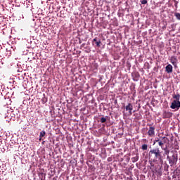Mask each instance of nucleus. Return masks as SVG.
<instances>
[{
    "mask_svg": "<svg viewBox=\"0 0 180 180\" xmlns=\"http://www.w3.org/2000/svg\"><path fill=\"white\" fill-rule=\"evenodd\" d=\"M160 148H153L149 152V158L153 160V162H157V161H162V155Z\"/></svg>",
    "mask_w": 180,
    "mask_h": 180,
    "instance_id": "1",
    "label": "nucleus"
},
{
    "mask_svg": "<svg viewBox=\"0 0 180 180\" xmlns=\"http://www.w3.org/2000/svg\"><path fill=\"white\" fill-rule=\"evenodd\" d=\"M167 160L169 161V164H170L171 167L176 165L178 162V155H172V156L167 155Z\"/></svg>",
    "mask_w": 180,
    "mask_h": 180,
    "instance_id": "2",
    "label": "nucleus"
},
{
    "mask_svg": "<svg viewBox=\"0 0 180 180\" xmlns=\"http://www.w3.org/2000/svg\"><path fill=\"white\" fill-rule=\"evenodd\" d=\"M171 109H176V110H179L180 108V101H173L170 105Z\"/></svg>",
    "mask_w": 180,
    "mask_h": 180,
    "instance_id": "3",
    "label": "nucleus"
},
{
    "mask_svg": "<svg viewBox=\"0 0 180 180\" xmlns=\"http://www.w3.org/2000/svg\"><path fill=\"white\" fill-rule=\"evenodd\" d=\"M147 134L149 137H155V127H150L149 129L147 132Z\"/></svg>",
    "mask_w": 180,
    "mask_h": 180,
    "instance_id": "4",
    "label": "nucleus"
},
{
    "mask_svg": "<svg viewBox=\"0 0 180 180\" xmlns=\"http://www.w3.org/2000/svg\"><path fill=\"white\" fill-rule=\"evenodd\" d=\"M125 110L126 112H128L129 116H131L133 115V112L131 110H133V104L129 103L127 106H125Z\"/></svg>",
    "mask_w": 180,
    "mask_h": 180,
    "instance_id": "5",
    "label": "nucleus"
},
{
    "mask_svg": "<svg viewBox=\"0 0 180 180\" xmlns=\"http://www.w3.org/2000/svg\"><path fill=\"white\" fill-rule=\"evenodd\" d=\"M167 141H168V138H167L166 136L162 137V141H159L158 143V146H160V147H161L162 150H164V144H165V143H167Z\"/></svg>",
    "mask_w": 180,
    "mask_h": 180,
    "instance_id": "6",
    "label": "nucleus"
},
{
    "mask_svg": "<svg viewBox=\"0 0 180 180\" xmlns=\"http://www.w3.org/2000/svg\"><path fill=\"white\" fill-rule=\"evenodd\" d=\"M170 63L174 65V67H176V64H178V58L176 56H171L170 57Z\"/></svg>",
    "mask_w": 180,
    "mask_h": 180,
    "instance_id": "7",
    "label": "nucleus"
},
{
    "mask_svg": "<svg viewBox=\"0 0 180 180\" xmlns=\"http://www.w3.org/2000/svg\"><path fill=\"white\" fill-rule=\"evenodd\" d=\"M172 115L173 113L171 112L164 111L163 119H169L170 117H172Z\"/></svg>",
    "mask_w": 180,
    "mask_h": 180,
    "instance_id": "8",
    "label": "nucleus"
},
{
    "mask_svg": "<svg viewBox=\"0 0 180 180\" xmlns=\"http://www.w3.org/2000/svg\"><path fill=\"white\" fill-rule=\"evenodd\" d=\"M172 70H173V68H172V65L171 64H169L165 67V70H166V72H167V74H171V72H172Z\"/></svg>",
    "mask_w": 180,
    "mask_h": 180,
    "instance_id": "9",
    "label": "nucleus"
},
{
    "mask_svg": "<svg viewBox=\"0 0 180 180\" xmlns=\"http://www.w3.org/2000/svg\"><path fill=\"white\" fill-rule=\"evenodd\" d=\"M93 43H95L97 47H101V44L102 42L101 41V39L98 41V38L96 37L93 39Z\"/></svg>",
    "mask_w": 180,
    "mask_h": 180,
    "instance_id": "10",
    "label": "nucleus"
},
{
    "mask_svg": "<svg viewBox=\"0 0 180 180\" xmlns=\"http://www.w3.org/2000/svg\"><path fill=\"white\" fill-rule=\"evenodd\" d=\"M173 99H175L174 101L179 102V99H180V94H174L172 96Z\"/></svg>",
    "mask_w": 180,
    "mask_h": 180,
    "instance_id": "11",
    "label": "nucleus"
},
{
    "mask_svg": "<svg viewBox=\"0 0 180 180\" xmlns=\"http://www.w3.org/2000/svg\"><path fill=\"white\" fill-rule=\"evenodd\" d=\"M132 162H137L139 161V154H136V155L131 158Z\"/></svg>",
    "mask_w": 180,
    "mask_h": 180,
    "instance_id": "12",
    "label": "nucleus"
},
{
    "mask_svg": "<svg viewBox=\"0 0 180 180\" xmlns=\"http://www.w3.org/2000/svg\"><path fill=\"white\" fill-rule=\"evenodd\" d=\"M141 149L143 150V151H146V150H148V145L143 144Z\"/></svg>",
    "mask_w": 180,
    "mask_h": 180,
    "instance_id": "13",
    "label": "nucleus"
},
{
    "mask_svg": "<svg viewBox=\"0 0 180 180\" xmlns=\"http://www.w3.org/2000/svg\"><path fill=\"white\" fill-rule=\"evenodd\" d=\"M45 136H46V131H41L39 134V137H41V139H43V137H44Z\"/></svg>",
    "mask_w": 180,
    "mask_h": 180,
    "instance_id": "14",
    "label": "nucleus"
},
{
    "mask_svg": "<svg viewBox=\"0 0 180 180\" xmlns=\"http://www.w3.org/2000/svg\"><path fill=\"white\" fill-rule=\"evenodd\" d=\"M174 16H176V19H178V20H180V13H174Z\"/></svg>",
    "mask_w": 180,
    "mask_h": 180,
    "instance_id": "15",
    "label": "nucleus"
},
{
    "mask_svg": "<svg viewBox=\"0 0 180 180\" xmlns=\"http://www.w3.org/2000/svg\"><path fill=\"white\" fill-rule=\"evenodd\" d=\"M163 150H165V154L166 155H169V150H168L167 148H163Z\"/></svg>",
    "mask_w": 180,
    "mask_h": 180,
    "instance_id": "16",
    "label": "nucleus"
},
{
    "mask_svg": "<svg viewBox=\"0 0 180 180\" xmlns=\"http://www.w3.org/2000/svg\"><path fill=\"white\" fill-rule=\"evenodd\" d=\"M101 122H102V123H106V118H105V117H101Z\"/></svg>",
    "mask_w": 180,
    "mask_h": 180,
    "instance_id": "17",
    "label": "nucleus"
},
{
    "mask_svg": "<svg viewBox=\"0 0 180 180\" xmlns=\"http://www.w3.org/2000/svg\"><path fill=\"white\" fill-rule=\"evenodd\" d=\"M160 141H161V140H160V138H156L154 140V144H155V143H160Z\"/></svg>",
    "mask_w": 180,
    "mask_h": 180,
    "instance_id": "18",
    "label": "nucleus"
},
{
    "mask_svg": "<svg viewBox=\"0 0 180 180\" xmlns=\"http://www.w3.org/2000/svg\"><path fill=\"white\" fill-rule=\"evenodd\" d=\"M147 0H142L141 1V4H142V5H146V4H147Z\"/></svg>",
    "mask_w": 180,
    "mask_h": 180,
    "instance_id": "19",
    "label": "nucleus"
},
{
    "mask_svg": "<svg viewBox=\"0 0 180 180\" xmlns=\"http://www.w3.org/2000/svg\"><path fill=\"white\" fill-rule=\"evenodd\" d=\"M42 103H46V102H47V98H46L45 97H44L42 99Z\"/></svg>",
    "mask_w": 180,
    "mask_h": 180,
    "instance_id": "20",
    "label": "nucleus"
},
{
    "mask_svg": "<svg viewBox=\"0 0 180 180\" xmlns=\"http://www.w3.org/2000/svg\"><path fill=\"white\" fill-rule=\"evenodd\" d=\"M136 77H140V75H139V73H136Z\"/></svg>",
    "mask_w": 180,
    "mask_h": 180,
    "instance_id": "21",
    "label": "nucleus"
},
{
    "mask_svg": "<svg viewBox=\"0 0 180 180\" xmlns=\"http://www.w3.org/2000/svg\"><path fill=\"white\" fill-rule=\"evenodd\" d=\"M43 138H41V137H39V141H41V139H42Z\"/></svg>",
    "mask_w": 180,
    "mask_h": 180,
    "instance_id": "22",
    "label": "nucleus"
}]
</instances>
